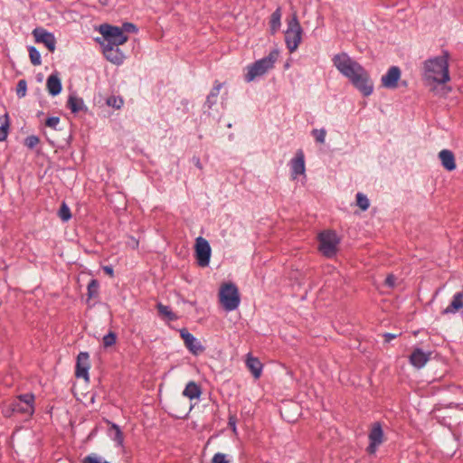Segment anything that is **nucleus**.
<instances>
[{
    "label": "nucleus",
    "mask_w": 463,
    "mask_h": 463,
    "mask_svg": "<svg viewBox=\"0 0 463 463\" xmlns=\"http://www.w3.org/2000/svg\"><path fill=\"white\" fill-rule=\"evenodd\" d=\"M201 393H202V391H201L200 386L193 381L189 382L186 384L184 390L183 391V395L191 400L199 398Z\"/></svg>",
    "instance_id": "aec40b11"
},
{
    "label": "nucleus",
    "mask_w": 463,
    "mask_h": 463,
    "mask_svg": "<svg viewBox=\"0 0 463 463\" xmlns=\"http://www.w3.org/2000/svg\"><path fill=\"white\" fill-rule=\"evenodd\" d=\"M356 204L363 211L367 210L369 208V206H370V203H369L368 198L364 194H363L361 193H358L356 194Z\"/></svg>",
    "instance_id": "c85d7f7f"
},
{
    "label": "nucleus",
    "mask_w": 463,
    "mask_h": 463,
    "mask_svg": "<svg viewBox=\"0 0 463 463\" xmlns=\"http://www.w3.org/2000/svg\"><path fill=\"white\" fill-rule=\"evenodd\" d=\"M194 160H195V165L198 168H202V165H201L200 159L199 158H194Z\"/></svg>",
    "instance_id": "49530a36"
},
{
    "label": "nucleus",
    "mask_w": 463,
    "mask_h": 463,
    "mask_svg": "<svg viewBox=\"0 0 463 463\" xmlns=\"http://www.w3.org/2000/svg\"><path fill=\"white\" fill-rule=\"evenodd\" d=\"M40 142V139L38 137L34 136V135H32V136H28L25 139H24V145L28 147V148H31L33 149L34 146H36Z\"/></svg>",
    "instance_id": "ea45409f"
},
{
    "label": "nucleus",
    "mask_w": 463,
    "mask_h": 463,
    "mask_svg": "<svg viewBox=\"0 0 463 463\" xmlns=\"http://www.w3.org/2000/svg\"><path fill=\"white\" fill-rule=\"evenodd\" d=\"M303 29L298 20L296 14H293L288 20V27L285 32V43L289 52L292 53L298 48L302 40Z\"/></svg>",
    "instance_id": "39448f33"
},
{
    "label": "nucleus",
    "mask_w": 463,
    "mask_h": 463,
    "mask_svg": "<svg viewBox=\"0 0 463 463\" xmlns=\"http://www.w3.org/2000/svg\"><path fill=\"white\" fill-rule=\"evenodd\" d=\"M119 28L122 29L123 33H125V34L129 33H135L137 31L136 26L130 23H125Z\"/></svg>",
    "instance_id": "79ce46f5"
},
{
    "label": "nucleus",
    "mask_w": 463,
    "mask_h": 463,
    "mask_svg": "<svg viewBox=\"0 0 463 463\" xmlns=\"http://www.w3.org/2000/svg\"><path fill=\"white\" fill-rule=\"evenodd\" d=\"M180 336L183 339L185 347L194 354H199L203 352L204 348L200 341L195 338L187 329L180 330Z\"/></svg>",
    "instance_id": "9d476101"
},
{
    "label": "nucleus",
    "mask_w": 463,
    "mask_h": 463,
    "mask_svg": "<svg viewBox=\"0 0 463 463\" xmlns=\"http://www.w3.org/2000/svg\"><path fill=\"white\" fill-rule=\"evenodd\" d=\"M396 337V335H393V334H385L384 335V340L385 342H390L391 340L394 339Z\"/></svg>",
    "instance_id": "c03bdc74"
},
{
    "label": "nucleus",
    "mask_w": 463,
    "mask_h": 463,
    "mask_svg": "<svg viewBox=\"0 0 463 463\" xmlns=\"http://www.w3.org/2000/svg\"><path fill=\"white\" fill-rule=\"evenodd\" d=\"M11 407L14 412L22 414L32 415L34 411L33 405L20 404V402L16 400L12 402Z\"/></svg>",
    "instance_id": "b1692460"
},
{
    "label": "nucleus",
    "mask_w": 463,
    "mask_h": 463,
    "mask_svg": "<svg viewBox=\"0 0 463 463\" xmlns=\"http://www.w3.org/2000/svg\"><path fill=\"white\" fill-rule=\"evenodd\" d=\"M396 278L393 275H389L385 279V284L389 287H393L395 285Z\"/></svg>",
    "instance_id": "37998d69"
},
{
    "label": "nucleus",
    "mask_w": 463,
    "mask_h": 463,
    "mask_svg": "<svg viewBox=\"0 0 463 463\" xmlns=\"http://www.w3.org/2000/svg\"><path fill=\"white\" fill-rule=\"evenodd\" d=\"M89 354L87 353H80L78 355L77 364H76V376L78 378H83L84 380H89Z\"/></svg>",
    "instance_id": "dca6fc26"
},
{
    "label": "nucleus",
    "mask_w": 463,
    "mask_h": 463,
    "mask_svg": "<svg viewBox=\"0 0 463 463\" xmlns=\"http://www.w3.org/2000/svg\"><path fill=\"white\" fill-rule=\"evenodd\" d=\"M10 128V119L8 113L0 116V141L7 138Z\"/></svg>",
    "instance_id": "5701e85b"
},
{
    "label": "nucleus",
    "mask_w": 463,
    "mask_h": 463,
    "mask_svg": "<svg viewBox=\"0 0 463 463\" xmlns=\"http://www.w3.org/2000/svg\"><path fill=\"white\" fill-rule=\"evenodd\" d=\"M16 401L20 402V404L33 405L34 396L33 393L22 394L17 397Z\"/></svg>",
    "instance_id": "c9c22d12"
},
{
    "label": "nucleus",
    "mask_w": 463,
    "mask_h": 463,
    "mask_svg": "<svg viewBox=\"0 0 463 463\" xmlns=\"http://www.w3.org/2000/svg\"><path fill=\"white\" fill-rule=\"evenodd\" d=\"M110 435L113 437L114 440H116L118 445H121L123 442V434L119 430L118 426L113 424L110 429Z\"/></svg>",
    "instance_id": "7c9ffc66"
},
{
    "label": "nucleus",
    "mask_w": 463,
    "mask_h": 463,
    "mask_svg": "<svg viewBox=\"0 0 463 463\" xmlns=\"http://www.w3.org/2000/svg\"><path fill=\"white\" fill-rule=\"evenodd\" d=\"M87 290L90 298L97 297L99 292V282L96 279H91L88 284Z\"/></svg>",
    "instance_id": "c756f323"
},
{
    "label": "nucleus",
    "mask_w": 463,
    "mask_h": 463,
    "mask_svg": "<svg viewBox=\"0 0 463 463\" xmlns=\"http://www.w3.org/2000/svg\"><path fill=\"white\" fill-rule=\"evenodd\" d=\"M157 310L159 314L163 317H168L171 320L175 318V317L174 316V314L171 312L167 306L159 303L157 304Z\"/></svg>",
    "instance_id": "72a5a7b5"
},
{
    "label": "nucleus",
    "mask_w": 463,
    "mask_h": 463,
    "mask_svg": "<svg viewBox=\"0 0 463 463\" xmlns=\"http://www.w3.org/2000/svg\"><path fill=\"white\" fill-rule=\"evenodd\" d=\"M59 90H60V91L61 90V84H60Z\"/></svg>",
    "instance_id": "8fccbe9b"
},
{
    "label": "nucleus",
    "mask_w": 463,
    "mask_h": 463,
    "mask_svg": "<svg viewBox=\"0 0 463 463\" xmlns=\"http://www.w3.org/2000/svg\"><path fill=\"white\" fill-rule=\"evenodd\" d=\"M319 250L323 255L331 258L337 251L339 243L338 237L335 232L326 231L319 234Z\"/></svg>",
    "instance_id": "0eeeda50"
},
{
    "label": "nucleus",
    "mask_w": 463,
    "mask_h": 463,
    "mask_svg": "<svg viewBox=\"0 0 463 463\" xmlns=\"http://www.w3.org/2000/svg\"><path fill=\"white\" fill-rule=\"evenodd\" d=\"M102 52L106 59L110 62L119 65L125 60L124 53L119 50L118 46L109 45V46H101Z\"/></svg>",
    "instance_id": "2eb2a0df"
},
{
    "label": "nucleus",
    "mask_w": 463,
    "mask_h": 463,
    "mask_svg": "<svg viewBox=\"0 0 463 463\" xmlns=\"http://www.w3.org/2000/svg\"><path fill=\"white\" fill-rule=\"evenodd\" d=\"M281 9L279 7L277 8L271 14L270 16V31H271V33L274 34L278 32V30L279 29L280 25H281Z\"/></svg>",
    "instance_id": "393cba45"
},
{
    "label": "nucleus",
    "mask_w": 463,
    "mask_h": 463,
    "mask_svg": "<svg viewBox=\"0 0 463 463\" xmlns=\"http://www.w3.org/2000/svg\"><path fill=\"white\" fill-rule=\"evenodd\" d=\"M279 52L278 50L271 51L266 57L256 61L246 67L244 79L247 82L253 81L256 78L265 75L274 68Z\"/></svg>",
    "instance_id": "7ed1b4c3"
},
{
    "label": "nucleus",
    "mask_w": 463,
    "mask_h": 463,
    "mask_svg": "<svg viewBox=\"0 0 463 463\" xmlns=\"http://www.w3.org/2000/svg\"><path fill=\"white\" fill-rule=\"evenodd\" d=\"M401 70L397 66H392L387 72L382 76L381 83L383 88L394 90L398 87L401 79Z\"/></svg>",
    "instance_id": "f8f14e48"
},
{
    "label": "nucleus",
    "mask_w": 463,
    "mask_h": 463,
    "mask_svg": "<svg viewBox=\"0 0 463 463\" xmlns=\"http://www.w3.org/2000/svg\"><path fill=\"white\" fill-rule=\"evenodd\" d=\"M229 424L232 427L233 430H236L235 423H234L232 418H230Z\"/></svg>",
    "instance_id": "de8ad7c7"
},
{
    "label": "nucleus",
    "mask_w": 463,
    "mask_h": 463,
    "mask_svg": "<svg viewBox=\"0 0 463 463\" xmlns=\"http://www.w3.org/2000/svg\"><path fill=\"white\" fill-rule=\"evenodd\" d=\"M43 115H44V113H43V111H39V112L37 113V118H41V117H42V116H43Z\"/></svg>",
    "instance_id": "09e8293b"
},
{
    "label": "nucleus",
    "mask_w": 463,
    "mask_h": 463,
    "mask_svg": "<svg viewBox=\"0 0 463 463\" xmlns=\"http://www.w3.org/2000/svg\"><path fill=\"white\" fill-rule=\"evenodd\" d=\"M222 88V84L216 80L206 98L205 105L208 107V109H211L217 102V98Z\"/></svg>",
    "instance_id": "4be33fe9"
},
{
    "label": "nucleus",
    "mask_w": 463,
    "mask_h": 463,
    "mask_svg": "<svg viewBox=\"0 0 463 463\" xmlns=\"http://www.w3.org/2000/svg\"><path fill=\"white\" fill-rule=\"evenodd\" d=\"M117 340V335L114 332H109L108 335H106L103 339L102 343L105 347H110L115 345Z\"/></svg>",
    "instance_id": "f704fd0d"
},
{
    "label": "nucleus",
    "mask_w": 463,
    "mask_h": 463,
    "mask_svg": "<svg viewBox=\"0 0 463 463\" xmlns=\"http://www.w3.org/2000/svg\"><path fill=\"white\" fill-rule=\"evenodd\" d=\"M463 308V292L454 295L451 303L442 311L443 314H454Z\"/></svg>",
    "instance_id": "6ab92c4d"
},
{
    "label": "nucleus",
    "mask_w": 463,
    "mask_h": 463,
    "mask_svg": "<svg viewBox=\"0 0 463 463\" xmlns=\"http://www.w3.org/2000/svg\"><path fill=\"white\" fill-rule=\"evenodd\" d=\"M219 300L226 311L235 310L241 302L236 285L232 282L223 283L220 288Z\"/></svg>",
    "instance_id": "423d86ee"
},
{
    "label": "nucleus",
    "mask_w": 463,
    "mask_h": 463,
    "mask_svg": "<svg viewBox=\"0 0 463 463\" xmlns=\"http://www.w3.org/2000/svg\"><path fill=\"white\" fill-rule=\"evenodd\" d=\"M71 218V213L70 208L65 203H62V204L60 207V219H61L64 222L69 221Z\"/></svg>",
    "instance_id": "473e14b6"
},
{
    "label": "nucleus",
    "mask_w": 463,
    "mask_h": 463,
    "mask_svg": "<svg viewBox=\"0 0 463 463\" xmlns=\"http://www.w3.org/2000/svg\"><path fill=\"white\" fill-rule=\"evenodd\" d=\"M369 446L367 447V452L369 454H374L377 448L383 442V431L379 422L373 424L369 433Z\"/></svg>",
    "instance_id": "1a4fd4ad"
},
{
    "label": "nucleus",
    "mask_w": 463,
    "mask_h": 463,
    "mask_svg": "<svg viewBox=\"0 0 463 463\" xmlns=\"http://www.w3.org/2000/svg\"><path fill=\"white\" fill-rule=\"evenodd\" d=\"M99 33L102 35V40L99 41L101 46H119L127 43L128 36L123 33L122 29L118 26L110 24H101L99 26Z\"/></svg>",
    "instance_id": "20e7f679"
},
{
    "label": "nucleus",
    "mask_w": 463,
    "mask_h": 463,
    "mask_svg": "<svg viewBox=\"0 0 463 463\" xmlns=\"http://www.w3.org/2000/svg\"><path fill=\"white\" fill-rule=\"evenodd\" d=\"M246 365L256 379L260 376L262 371V364L259 359L249 356L246 360Z\"/></svg>",
    "instance_id": "412c9836"
},
{
    "label": "nucleus",
    "mask_w": 463,
    "mask_h": 463,
    "mask_svg": "<svg viewBox=\"0 0 463 463\" xmlns=\"http://www.w3.org/2000/svg\"><path fill=\"white\" fill-rule=\"evenodd\" d=\"M123 99L121 98L111 96L108 98L107 104L110 107H113L117 109H120L123 106Z\"/></svg>",
    "instance_id": "58836bf2"
},
{
    "label": "nucleus",
    "mask_w": 463,
    "mask_h": 463,
    "mask_svg": "<svg viewBox=\"0 0 463 463\" xmlns=\"http://www.w3.org/2000/svg\"><path fill=\"white\" fill-rule=\"evenodd\" d=\"M291 178L296 179L300 175H305V156L302 150L297 151L295 156L290 160Z\"/></svg>",
    "instance_id": "4468645a"
},
{
    "label": "nucleus",
    "mask_w": 463,
    "mask_h": 463,
    "mask_svg": "<svg viewBox=\"0 0 463 463\" xmlns=\"http://www.w3.org/2000/svg\"><path fill=\"white\" fill-rule=\"evenodd\" d=\"M104 271L109 275L110 277L113 276V269L111 267L106 266L104 267Z\"/></svg>",
    "instance_id": "a18cd8bd"
},
{
    "label": "nucleus",
    "mask_w": 463,
    "mask_h": 463,
    "mask_svg": "<svg viewBox=\"0 0 463 463\" xmlns=\"http://www.w3.org/2000/svg\"><path fill=\"white\" fill-rule=\"evenodd\" d=\"M84 463H109L106 459L102 458L100 456L92 453L87 456L84 460Z\"/></svg>",
    "instance_id": "e433bc0d"
},
{
    "label": "nucleus",
    "mask_w": 463,
    "mask_h": 463,
    "mask_svg": "<svg viewBox=\"0 0 463 463\" xmlns=\"http://www.w3.org/2000/svg\"><path fill=\"white\" fill-rule=\"evenodd\" d=\"M58 126V117H49L45 119V122L43 127V133L45 137L46 140L50 143V145L54 148V152H57L56 149V138L55 133L53 131L56 130Z\"/></svg>",
    "instance_id": "9b49d317"
},
{
    "label": "nucleus",
    "mask_w": 463,
    "mask_h": 463,
    "mask_svg": "<svg viewBox=\"0 0 463 463\" xmlns=\"http://www.w3.org/2000/svg\"><path fill=\"white\" fill-rule=\"evenodd\" d=\"M439 158L441 161V165L448 171H453L456 169V162L454 154L448 149H443L439 153Z\"/></svg>",
    "instance_id": "a211bd4d"
},
{
    "label": "nucleus",
    "mask_w": 463,
    "mask_h": 463,
    "mask_svg": "<svg viewBox=\"0 0 463 463\" xmlns=\"http://www.w3.org/2000/svg\"><path fill=\"white\" fill-rule=\"evenodd\" d=\"M211 247L207 240L198 237L195 241V254L199 266L207 267L211 258Z\"/></svg>",
    "instance_id": "6e6552de"
},
{
    "label": "nucleus",
    "mask_w": 463,
    "mask_h": 463,
    "mask_svg": "<svg viewBox=\"0 0 463 463\" xmlns=\"http://www.w3.org/2000/svg\"><path fill=\"white\" fill-rule=\"evenodd\" d=\"M449 54L444 52L442 55L428 59L423 62L422 78L430 91L436 95H446L450 89L446 83L450 80L449 70Z\"/></svg>",
    "instance_id": "f03ea898"
},
{
    "label": "nucleus",
    "mask_w": 463,
    "mask_h": 463,
    "mask_svg": "<svg viewBox=\"0 0 463 463\" xmlns=\"http://www.w3.org/2000/svg\"><path fill=\"white\" fill-rule=\"evenodd\" d=\"M212 463H230V460L227 459V455L218 452L214 454V456L212 458Z\"/></svg>",
    "instance_id": "a19ab883"
},
{
    "label": "nucleus",
    "mask_w": 463,
    "mask_h": 463,
    "mask_svg": "<svg viewBox=\"0 0 463 463\" xmlns=\"http://www.w3.org/2000/svg\"><path fill=\"white\" fill-rule=\"evenodd\" d=\"M46 87L51 95H58V72L55 71L49 76Z\"/></svg>",
    "instance_id": "a878e982"
},
{
    "label": "nucleus",
    "mask_w": 463,
    "mask_h": 463,
    "mask_svg": "<svg viewBox=\"0 0 463 463\" xmlns=\"http://www.w3.org/2000/svg\"><path fill=\"white\" fill-rule=\"evenodd\" d=\"M28 52H29V57H30L32 64H33L34 66L40 65L41 64V54L38 52V50L35 47L31 46V47H29Z\"/></svg>",
    "instance_id": "cd10ccee"
},
{
    "label": "nucleus",
    "mask_w": 463,
    "mask_h": 463,
    "mask_svg": "<svg viewBox=\"0 0 463 463\" xmlns=\"http://www.w3.org/2000/svg\"><path fill=\"white\" fill-rule=\"evenodd\" d=\"M430 352H424L420 348H416L410 356L411 364L416 368H422L430 360Z\"/></svg>",
    "instance_id": "f3484780"
},
{
    "label": "nucleus",
    "mask_w": 463,
    "mask_h": 463,
    "mask_svg": "<svg viewBox=\"0 0 463 463\" xmlns=\"http://www.w3.org/2000/svg\"><path fill=\"white\" fill-rule=\"evenodd\" d=\"M312 136L315 137L317 142L324 144L326 141V130L324 128L313 129Z\"/></svg>",
    "instance_id": "2f4dec72"
},
{
    "label": "nucleus",
    "mask_w": 463,
    "mask_h": 463,
    "mask_svg": "<svg viewBox=\"0 0 463 463\" xmlns=\"http://www.w3.org/2000/svg\"><path fill=\"white\" fill-rule=\"evenodd\" d=\"M332 61L338 71L364 96L368 97L373 93V82L368 71L360 63L345 52L335 54Z\"/></svg>",
    "instance_id": "f257e3e1"
},
{
    "label": "nucleus",
    "mask_w": 463,
    "mask_h": 463,
    "mask_svg": "<svg viewBox=\"0 0 463 463\" xmlns=\"http://www.w3.org/2000/svg\"><path fill=\"white\" fill-rule=\"evenodd\" d=\"M84 107L83 100L80 98L71 96L68 100V108L73 112H79Z\"/></svg>",
    "instance_id": "bb28decb"
},
{
    "label": "nucleus",
    "mask_w": 463,
    "mask_h": 463,
    "mask_svg": "<svg viewBox=\"0 0 463 463\" xmlns=\"http://www.w3.org/2000/svg\"><path fill=\"white\" fill-rule=\"evenodd\" d=\"M33 34L37 43H43L52 52L55 51L56 40L52 33H48L43 28L38 27L33 31Z\"/></svg>",
    "instance_id": "ddd939ff"
},
{
    "label": "nucleus",
    "mask_w": 463,
    "mask_h": 463,
    "mask_svg": "<svg viewBox=\"0 0 463 463\" xmlns=\"http://www.w3.org/2000/svg\"><path fill=\"white\" fill-rule=\"evenodd\" d=\"M27 82L25 80H20L16 86V94L19 98H23L26 94Z\"/></svg>",
    "instance_id": "4c0bfd02"
}]
</instances>
